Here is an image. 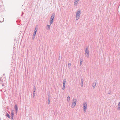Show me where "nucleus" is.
<instances>
[{
	"mask_svg": "<svg viewBox=\"0 0 120 120\" xmlns=\"http://www.w3.org/2000/svg\"><path fill=\"white\" fill-rule=\"evenodd\" d=\"M81 14V11H78L76 12V20H78Z\"/></svg>",
	"mask_w": 120,
	"mask_h": 120,
	"instance_id": "f257e3e1",
	"label": "nucleus"
},
{
	"mask_svg": "<svg viewBox=\"0 0 120 120\" xmlns=\"http://www.w3.org/2000/svg\"><path fill=\"white\" fill-rule=\"evenodd\" d=\"M83 108L84 110V112H86L87 109L86 102H85L83 104Z\"/></svg>",
	"mask_w": 120,
	"mask_h": 120,
	"instance_id": "f03ea898",
	"label": "nucleus"
},
{
	"mask_svg": "<svg viewBox=\"0 0 120 120\" xmlns=\"http://www.w3.org/2000/svg\"><path fill=\"white\" fill-rule=\"evenodd\" d=\"M85 54H86V56L87 57L89 56V52L87 47L86 49Z\"/></svg>",
	"mask_w": 120,
	"mask_h": 120,
	"instance_id": "7ed1b4c3",
	"label": "nucleus"
},
{
	"mask_svg": "<svg viewBox=\"0 0 120 120\" xmlns=\"http://www.w3.org/2000/svg\"><path fill=\"white\" fill-rule=\"evenodd\" d=\"M76 100L75 99H74L73 100L72 105H74V107L76 105Z\"/></svg>",
	"mask_w": 120,
	"mask_h": 120,
	"instance_id": "20e7f679",
	"label": "nucleus"
},
{
	"mask_svg": "<svg viewBox=\"0 0 120 120\" xmlns=\"http://www.w3.org/2000/svg\"><path fill=\"white\" fill-rule=\"evenodd\" d=\"M36 88L35 86L34 87V92H33V98H34V96L35 95V91L36 90Z\"/></svg>",
	"mask_w": 120,
	"mask_h": 120,
	"instance_id": "39448f33",
	"label": "nucleus"
},
{
	"mask_svg": "<svg viewBox=\"0 0 120 120\" xmlns=\"http://www.w3.org/2000/svg\"><path fill=\"white\" fill-rule=\"evenodd\" d=\"M37 30H38L37 26L36 27L34 31V34H33L34 35H36V34L37 32Z\"/></svg>",
	"mask_w": 120,
	"mask_h": 120,
	"instance_id": "423d86ee",
	"label": "nucleus"
},
{
	"mask_svg": "<svg viewBox=\"0 0 120 120\" xmlns=\"http://www.w3.org/2000/svg\"><path fill=\"white\" fill-rule=\"evenodd\" d=\"M83 80L82 79L81 80V82L80 83V85L81 87H82L83 86Z\"/></svg>",
	"mask_w": 120,
	"mask_h": 120,
	"instance_id": "0eeeda50",
	"label": "nucleus"
},
{
	"mask_svg": "<svg viewBox=\"0 0 120 120\" xmlns=\"http://www.w3.org/2000/svg\"><path fill=\"white\" fill-rule=\"evenodd\" d=\"M55 17V14H54V13H53V14L52 16L51 17V18H50V19H53H53Z\"/></svg>",
	"mask_w": 120,
	"mask_h": 120,
	"instance_id": "6e6552de",
	"label": "nucleus"
},
{
	"mask_svg": "<svg viewBox=\"0 0 120 120\" xmlns=\"http://www.w3.org/2000/svg\"><path fill=\"white\" fill-rule=\"evenodd\" d=\"M66 82V79H64L63 81V86H65V83Z\"/></svg>",
	"mask_w": 120,
	"mask_h": 120,
	"instance_id": "1a4fd4ad",
	"label": "nucleus"
},
{
	"mask_svg": "<svg viewBox=\"0 0 120 120\" xmlns=\"http://www.w3.org/2000/svg\"><path fill=\"white\" fill-rule=\"evenodd\" d=\"M14 108L15 110H18V108L17 105H15L14 106Z\"/></svg>",
	"mask_w": 120,
	"mask_h": 120,
	"instance_id": "9d476101",
	"label": "nucleus"
},
{
	"mask_svg": "<svg viewBox=\"0 0 120 120\" xmlns=\"http://www.w3.org/2000/svg\"><path fill=\"white\" fill-rule=\"evenodd\" d=\"M53 19H50V20H49L50 24V25H51V24H52V23L53 22Z\"/></svg>",
	"mask_w": 120,
	"mask_h": 120,
	"instance_id": "9b49d317",
	"label": "nucleus"
},
{
	"mask_svg": "<svg viewBox=\"0 0 120 120\" xmlns=\"http://www.w3.org/2000/svg\"><path fill=\"white\" fill-rule=\"evenodd\" d=\"M46 28L48 30H49L50 28V25H47Z\"/></svg>",
	"mask_w": 120,
	"mask_h": 120,
	"instance_id": "f8f14e48",
	"label": "nucleus"
},
{
	"mask_svg": "<svg viewBox=\"0 0 120 120\" xmlns=\"http://www.w3.org/2000/svg\"><path fill=\"white\" fill-rule=\"evenodd\" d=\"M6 116L8 117L9 118H10V116L8 113H6Z\"/></svg>",
	"mask_w": 120,
	"mask_h": 120,
	"instance_id": "ddd939ff",
	"label": "nucleus"
},
{
	"mask_svg": "<svg viewBox=\"0 0 120 120\" xmlns=\"http://www.w3.org/2000/svg\"><path fill=\"white\" fill-rule=\"evenodd\" d=\"M14 113L13 112V110L11 111V116H14Z\"/></svg>",
	"mask_w": 120,
	"mask_h": 120,
	"instance_id": "4468645a",
	"label": "nucleus"
},
{
	"mask_svg": "<svg viewBox=\"0 0 120 120\" xmlns=\"http://www.w3.org/2000/svg\"><path fill=\"white\" fill-rule=\"evenodd\" d=\"M96 85V83H94L93 84V88H94L95 87Z\"/></svg>",
	"mask_w": 120,
	"mask_h": 120,
	"instance_id": "2eb2a0df",
	"label": "nucleus"
},
{
	"mask_svg": "<svg viewBox=\"0 0 120 120\" xmlns=\"http://www.w3.org/2000/svg\"><path fill=\"white\" fill-rule=\"evenodd\" d=\"M47 98L48 99V100H49V101H50L51 99V98L49 95H48V97Z\"/></svg>",
	"mask_w": 120,
	"mask_h": 120,
	"instance_id": "dca6fc26",
	"label": "nucleus"
},
{
	"mask_svg": "<svg viewBox=\"0 0 120 120\" xmlns=\"http://www.w3.org/2000/svg\"><path fill=\"white\" fill-rule=\"evenodd\" d=\"M82 61H83L82 60V59H80V64L81 65H82Z\"/></svg>",
	"mask_w": 120,
	"mask_h": 120,
	"instance_id": "f3484780",
	"label": "nucleus"
},
{
	"mask_svg": "<svg viewBox=\"0 0 120 120\" xmlns=\"http://www.w3.org/2000/svg\"><path fill=\"white\" fill-rule=\"evenodd\" d=\"M70 97L69 96H68L67 98V100L68 102L70 101Z\"/></svg>",
	"mask_w": 120,
	"mask_h": 120,
	"instance_id": "a211bd4d",
	"label": "nucleus"
},
{
	"mask_svg": "<svg viewBox=\"0 0 120 120\" xmlns=\"http://www.w3.org/2000/svg\"><path fill=\"white\" fill-rule=\"evenodd\" d=\"M35 35H34V34L33 35V36L32 37V39L33 40L34 39V38L35 37Z\"/></svg>",
	"mask_w": 120,
	"mask_h": 120,
	"instance_id": "6ab92c4d",
	"label": "nucleus"
},
{
	"mask_svg": "<svg viewBox=\"0 0 120 120\" xmlns=\"http://www.w3.org/2000/svg\"><path fill=\"white\" fill-rule=\"evenodd\" d=\"M117 109L118 110H119L120 109V106H118V107Z\"/></svg>",
	"mask_w": 120,
	"mask_h": 120,
	"instance_id": "aec40b11",
	"label": "nucleus"
},
{
	"mask_svg": "<svg viewBox=\"0 0 120 120\" xmlns=\"http://www.w3.org/2000/svg\"><path fill=\"white\" fill-rule=\"evenodd\" d=\"M71 65V63H69L68 64V67H70V66Z\"/></svg>",
	"mask_w": 120,
	"mask_h": 120,
	"instance_id": "412c9836",
	"label": "nucleus"
},
{
	"mask_svg": "<svg viewBox=\"0 0 120 120\" xmlns=\"http://www.w3.org/2000/svg\"><path fill=\"white\" fill-rule=\"evenodd\" d=\"M79 0H75V2L76 3H78Z\"/></svg>",
	"mask_w": 120,
	"mask_h": 120,
	"instance_id": "4be33fe9",
	"label": "nucleus"
},
{
	"mask_svg": "<svg viewBox=\"0 0 120 120\" xmlns=\"http://www.w3.org/2000/svg\"><path fill=\"white\" fill-rule=\"evenodd\" d=\"M65 86H63V87H62V89L63 90H64L65 89Z\"/></svg>",
	"mask_w": 120,
	"mask_h": 120,
	"instance_id": "5701e85b",
	"label": "nucleus"
},
{
	"mask_svg": "<svg viewBox=\"0 0 120 120\" xmlns=\"http://www.w3.org/2000/svg\"><path fill=\"white\" fill-rule=\"evenodd\" d=\"M50 101H49V100L48 101V104H49L50 103Z\"/></svg>",
	"mask_w": 120,
	"mask_h": 120,
	"instance_id": "b1692460",
	"label": "nucleus"
},
{
	"mask_svg": "<svg viewBox=\"0 0 120 120\" xmlns=\"http://www.w3.org/2000/svg\"><path fill=\"white\" fill-rule=\"evenodd\" d=\"M78 3H76V2H75L74 3V5H76Z\"/></svg>",
	"mask_w": 120,
	"mask_h": 120,
	"instance_id": "393cba45",
	"label": "nucleus"
},
{
	"mask_svg": "<svg viewBox=\"0 0 120 120\" xmlns=\"http://www.w3.org/2000/svg\"><path fill=\"white\" fill-rule=\"evenodd\" d=\"M118 106H120V102L118 104Z\"/></svg>",
	"mask_w": 120,
	"mask_h": 120,
	"instance_id": "a878e982",
	"label": "nucleus"
},
{
	"mask_svg": "<svg viewBox=\"0 0 120 120\" xmlns=\"http://www.w3.org/2000/svg\"><path fill=\"white\" fill-rule=\"evenodd\" d=\"M18 110H15V113L16 114L17 113V111H18Z\"/></svg>",
	"mask_w": 120,
	"mask_h": 120,
	"instance_id": "bb28decb",
	"label": "nucleus"
},
{
	"mask_svg": "<svg viewBox=\"0 0 120 120\" xmlns=\"http://www.w3.org/2000/svg\"><path fill=\"white\" fill-rule=\"evenodd\" d=\"M13 116H12H12H11V119H13Z\"/></svg>",
	"mask_w": 120,
	"mask_h": 120,
	"instance_id": "cd10ccee",
	"label": "nucleus"
},
{
	"mask_svg": "<svg viewBox=\"0 0 120 120\" xmlns=\"http://www.w3.org/2000/svg\"><path fill=\"white\" fill-rule=\"evenodd\" d=\"M2 86H4V84H2Z\"/></svg>",
	"mask_w": 120,
	"mask_h": 120,
	"instance_id": "c85d7f7f",
	"label": "nucleus"
},
{
	"mask_svg": "<svg viewBox=\"0 0 120 120\" xmlns=\"http://www.w3.org/2000/svg\"><path fill=\"white\" fill-rule=\"evenodd\" d=\"M60 56L59 58V59L60 60Z\"/></svg>",
	"mask_w": 120,
	"mask_h": 120,
	"instance_id": "c756f323",
	"label": "nucleus"
},
{
	"mask_svg": "<svg viewBox=\"0 0 120 120\" xmlns=\"http://www.w3.org/2000/svg\"><path fill=\"white\" fill-rule=\"evenodd\" d=\"M1 78H0V81H1Z\"/></svg>",
	"mask_w": 120,
	"mask_h": 120,
	"instance_id": "7c9ffc66",
	"label": "nucleus"
},
{
	"mask_svg": "<svg viewBox=\"0 0 120 120\" xmlns=\"http://www.w3.org/2000/svg\"><path fill=\"white\" fill-rule=\"evenodd\" d=\"M22 14H23V12H22Z\"/></svg>",
	"mask_w": 120,
	"mask_h": 120,
	"instance_id": "2f4dec72",
	"label": "nucleus"
}]
</instances>
